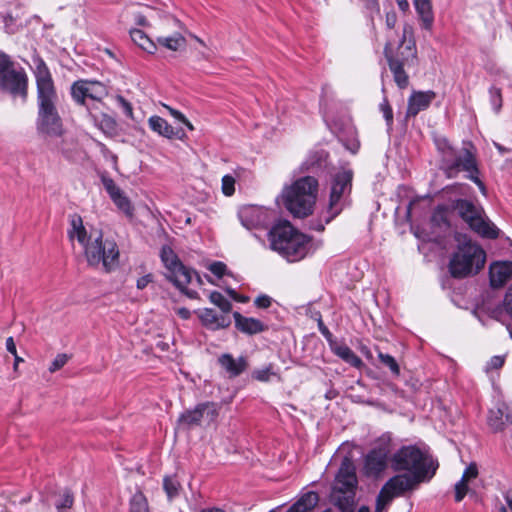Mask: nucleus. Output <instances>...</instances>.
<instances>
[{
    "instance_id": "obj_7",
    "label": "nucleus",
    "mask_w": 512,
    "mask_h": 512,
    "mask_svg": "<svg viewBox=\"0 0 512 512\" xmlns=\"http://www.w3.org/2000/svg\"><path fill=\"white\" fill-rule=\"evenodd\" d=\"M390 460L394 471H405L426 482L432 479L439 466L427 450L416 445L401 447Z\"/></svg>"
},
{
    "instance_id": "obj_52",
    "label": "nucleus",
    "mask_w": 512,
    "mask_h": 512,
    "mask_svg": "<svg viewBox=\"0 0 512 512\" xmlns=\"http://www.w3.org/2000/svg\"><path fill=\"white\" fill-rule=\"evenodd\" d=\"M504 364V358L501 356H494L491 358V360L488 363L489 368L491 369H498L502 367Z\"/></svg>"
},
{
    "instance_id": "obj_46",
    "label": "nucleus",
    "mask_w": 512,
    "mask_h": 512,
    "mask_svg": "<svg viewBox=\"0 0 512 512\" xmlns=\"http://www.w3.org/2000/svg\"><path fill=\"white\" fill-rule=\"evenodd\" d=\"M379 108L380 111L383 113L387 125L391 126L393 124V111L387 98L383 99V101L379 105Z\"/></svg>"
},
{
    "instance_id": "obj_54",
    "label": "nucleus",
    "mask_w": 512,
    "mask_h": 512,
    "mask_svg": "<svg viewBox=\"0 0 512 512\" xmlns=\"http://www.w3.org/2000/svg\"><path fill=\"white\" fill-rule=\"evenodd\" d=\"M366 7L371 11V13H380V7L378 0H365Z\"/></svg>"
},
{
    "instance_id": "obj_58",
    "label": "nucleus",
    "mask_w": 512,
    "mask_h": 512,
    "mask_svg": "<svg viewBox=\"0 0 512 512\" xmlns=\"http://www.w3.org/2000/svg\"><path fill=\"white\" fill-rule=\"evenodd\" d=\"M6 349L8 352H10L13 356H16L17 354V349H16V345H15V342H14V339L13 337H8L6 339Z\"/></svg>"
},
{
    "instance_id": "obj_43",
    "label": "nucleus",
    "mask_w": 512,
    "mask_h": 512,
    "mask_svg": "<svg viewBox=\"0 0 512 512\" xmlns=\"http://www.w3.org/2000/svg\"><path fill=\"white\" fill-rule=\"evenodd\" d=\"M276 372L273 370V365L269 364L268 366L254 370L252 373V377L260 382H268L270 381L272 376H276Z\"/></svg>"
},
{
    "instance_id": "obj_19",
    "label": "nucleus",
    "mask_w": 512,
    "mask_h": 512,
    "mask_svg": "<svg viewBox=\"0 0 512 512\" xmlns=\"http://www.w3.org/2000/svg\"><path fill=\"white\" fill-rule=\"evenodd\" d=\"M102 184L109 194L113 203L125 213L127 216L133 215V206L129 200V198L123 193V191L116 185L114 180L107 176L101 177Z\"/></svg>"
},
{
    "instance_id": "obj_48",
    "label": "nucleus",
    "mask_w": 512,
    "mask_h": 512,
    "mask_svg": "<svg viewBox=\"0 0 512 512\" xmlns=\"http://www.w3.org/2000/svg\"><path fill=\"white\" fill-rule=\"evenodd\" d=\"M209 271L217 276L218 278H221L223 275L227 273V266L221 261H215L211 263L208 266Z\"/></svg>"
},
{
    "instance_id": "obj_57",
    "label": "nucleus",
    "mask_w": 512,
    "mask_h": 512,
    "mask_svg": "<svg viewBox=\"0 0 512 512\" xmlns=\"http://www.w3.org/2000/svg\"><path fill=\"white\" fill-rule=\"evenodd\" d=\"M226 292L228 293V295L233 298L234 300L238 301V302H247L248 301V298L245 297V296H240L239 294H237V292L234 290V289H231V288H228L226 289Z\"/></svg>"
},
{
    "instance_id": "obj_38",
    "label": "nucleus",
    "mask_w": 512,
    "mask_h": 512,
    "mask_svg": "<svg viewBox=\"0 0 512 512\" xmlns=\"http://www.w3.org/2000/svg\"><path fill=\"white\" fill-rule=\"evenodd\" d=\"M435 144L438 151L442 155V162L443 165L445 166L447 164V159H451L454 156V149L452 148V146L450 145L446 138H437L435 140Z\"/></svg>"
},
{
    "instance_id": "obj_9",
    "label": "nucleus",
    "mask_w": 512,
    "mask_h": 512,
    "mask_svg": "<svg viewBox=\"0 0 512 512\" xmlns=\"http://www.w3.org/2000/svg\"><path fill=\"white\" fill-rule=\"evenodd\" d=\"M459 172H465V177L474 182L481 193L486 195V186L479 178L480 171L476 151L471 143L466 144L458 153H455L451 159H447V164L445 165L447 177L454 178Z\"/></svg>"
},
{
    "instance_id": "obj_56",
    "label": "nucleus",
    "mask_w": 512,
    "mask_h": 512,
    "mask_svg": "<svg viewBox=\"0 0 512 512\" xmlns=\"http://www.w3.org/2000/svg\"><path fill=\"white\" fill-rule=\"evenodd\" d=\"M162 26H171L173 28H176L180 26V21L172 16H167L164 18Z\"/></svg>"
},
{
    "instance_id": "obj_15",
    "label": "nucleus",
    "mask_w": 512,
    "mask_h": 512,
    "mask_svg": "<svg viewBox=\"0 0 512 512\" xmlns=\"http://www.w3.org/2000/svg\"><path fill=\"white\" fill-rule=\"evenodd\" d=\"M0 91L10 94L13 98L20 97L26 101L28 94V77L23 69H15L11 62L9 69L0 78Z\"/></svg>"
},
{
    "instance_id": "obj_18",
    "label": "nucleus",
    "mask_w": 512,
    "mask_h": 512,
    "mask_svg": "<svg viewBox=\"0 0 512 512\" xmlns=\"http://www.w3.org/2000/svg\"><path fill=\"white\" fill-rule=\"evenodd\" d=\"M425 482L407 473L397 474L391 477L384 485L394 498L404 495L406 492L415 490L419 484Z\"/></svg>"
},
{
    "instance_id": "obj_61",
    "label": "nucleus",
    "mask_w": 512,
    "mask_h": 512,
    "mask_svg": "<svg viewBox=\"0 0 512 512\" xmlns=\"http://www.w3.org/2000/svg\"><path fill=\"white\" fill-rule=\"evenodd\" d=\"M397 21V17L395 13H387L386 15V25L388 28H394Z\"/></svg>"
},
{
    "instance_id": "obj_4",
    "label": "nucleus",
    "mask_w": 512,
    "mask_h": 512,
    "mask_svg": "<svg viewBox=\"0 0 512 512\" xmlns=\"http://www.w3.org/2000/svg\"><path fill=\"white\" fill-rule=\"evenodd\" d=\"M270 248L288 262L304 259L311 250V239L289 222H279L268 232Z\"/></svg>"
},
{
    "instance_id": "obj_62",
    "label": "nucleus",
    "mask_w": 512,
    "mask_h": 512,
    "mask_svg": "<svg viewBox=\"0 0 512 512\" xmlns=\"http://www.w3.org/2000/svg\"><path fill=\"white\" fill-rule=\"evenodd\" d=\"M176 313H177V315H178L180 318H182V319H184V320H187V319H189V318L191 317V312H190V310H188V309H187V308H185V307L178 308V309L176 310Z\"/></svg>"
},
{
    "instance_id": "obj_3",
    "label": "nucleus",
    "mask_w": 512,
    "mask_h": 512,
    "mask_svg": "<svg viewBox=\"0 0 512 512\" xmlns=\"http://www.w3.org/2000/svg\"><path fill=\"white\" fill-rule=\"evenodd\" d=\"M70 225L68 236L71 241L77 240L81 245L89 266L94 268L101 266L105 272H111L117 268L120 252L114 240L104 239L102 232L96 229L88 232L82 218L78 215L72 216Z\"/></svg>"
},
{
    "instance_id": "obj_11",
    "label": "nucleus",
    "mask_w": 512,
    "mask_h": 512,
    "mask_svg": "<svg viewBox=\"0 0 512 512\" xmlns=\"http://www.w3.org/2000/svg\"><path fill=\"white\" fill-rule=\"evenodd\" d=\"M390 454L391 438L384 434L375 441L373 448L365 455L363 474L374 479L381 477L388 468Z\"/></svg>"
},
{
    "instance_id": "obj_37",
    "label": "nucleus",
    "mask_w": 512,
    "mask_h": 512,
    "mask_svg": "<svg viewBox=\"0 0 512 512\" xmlns=\"http://www.w3.org/2000/svg\"><path fill=\"white\" fill-rule=\"evenodd\" d=\"M163 489L169 500L179 495L181 484L175 475H167L163 478Z\"/></svg>"
},
{
    "instance_id": "obj_53",
    "label": "nucleus",
    "mask_w": 512,
    "mask_h": 512,
    "mask_svg": "<svg viewBox=\"0 0 512 512\" xmlns=\"http://www.w3.org/2000/svg\"><path fill=\"white\" fill-rule=\"evenodd\" d=\"M152 281V276L151 274H147L145 276H142L140 277L138 280H137V288L142 290L144 288L147 287V285Z\"/></svg>"
},
{
    "instance_id": "obj_35",
    "label": "nucleus",
    "mask_w": 512,
    "mask_h": 512,
    "mask_svg": "<svg viewBox=\"0 0 512 512\" xmlns=\"http://www.w3.org/2000/svg\"><path fill=\"white\" fill-rule=\"evenodd\" d=\"M149 127L154 132L167 138H173L175 135L173 127L160 116H151L148 120Z\"/></svg>"
},
{
    "instance_id": "obj_14",
    "label": "nucleus",
    "mask_w": 512,
    "mask_h": 512,
    "mask_svg": "<svg viewBox=\"0 0 512 512\" xmlns=\"http://www.w3.org/2000/svg\"><path fill=\"white\" fill-rule=\"evenodd\" d=\"M219 415L218 405L214 402H203L180 414L178 422L188 428L213 423Z\"/></svg>"
},
{
    "instance_id": "obj_29",
    "label": "nucleus",
    "mask_w": 512,
    "mask_h": 512,
    "mask_svg": "<svg viewBox=\"0 0 512 512\" xmlns=\"http://www.w3.org/2000/svg\"><path fill=\"white\" fill-rule=\"evenodd\" d=\"M319 501V496L315 492H307L297 502H295L286 512H313V509ZM322 512H332L330 508Z\"/></svg>"
},
{
    "instance_id": "obj_42",
    "label": "nucleus",
    "mask_w": 512,
    "mask_h": 512,
    "mask_svg": "<svg viewBox=\"0 0 512 512\" xmlns=\"http://www.w3.org/2000/svg\"><path fill=\"white\" fill-rule=\"evenodd\" d=\"M378 358L383 365L390 369L393 375L398 376L400 374V367L393 356L378 352Z\"/></svg>"
},
{
    "instance_id": "obj_16",
    "label": "nucleus",
    "mask_w": 512,
    "mask_h": 512,
    "mask_svg": "<svg viewBox=\"0 0 512 512\" xmlns=\"http://www.w3.org/2000/svg\"><path fill=\"white\" fill-rule=\"evenodd\" d=\"M72 98L81 105L90 107L86 100L90 99L97 104L108 95L107 87L98 81L79 80L73 83L71 87Z\"/></svg>"
},
{
    "instance_id": "obj_55",
    "label": "nucleus",
    "mask_w": 512,
    "mask_h": 512,
    "mask_svg": "<svg viewBox=\"0 0 512 512\" xmlns=\"http://www.w3.org/2000/svg\"><path fill=\"white\" fill-rule=\"evenodd\" d=\"M188 285L184 286H176L183 294H185L190 299H197L199 297V294L195 290H189L187 289Z\"/></svg>"
},
{
    "instance_id": "obj_47",
    "label": "nucleus",
    "mask_w": 512,
    "mask_h": 512,
    "mask_svg": "<svg viewBox=\"0 0 512 512\" xmlns=\"http://www.w3.org/2000/svg\"><path fill=\"white\" fill-rule=\"evenodd\" d=\"M68 355L67 354H58L54 360L52 361L51 365L49 366V371L51 373H54L56 371H58L59 369H61L67 362H68Z\"/></svg>"
},
{
    "instance_id": "obj_39",
    "label": "nucleus",
    "mask_w": 512,
    "mask_h": 512,
    "mask_svg": "<svg viewBox=\"0 0 512 512\" xmlns=\"http://www.w3.org/2000/svg\"><path fill=\"white\" fill-rule=\"evenodd\" d=\"M393 499L394 496L391 494L388 488L383 485L376 499L375 512H382L392 502Z\"/></svg>"
},
{
    "instance_id": "obj_59",
    "label": "nucleus",
    "mask_w": 512,
    "mask_h": 512,
    "mask_svg": "<svg viewBox=\"0 0 512 512\" xmlns=\"http://www.w3.org/2000/svg\"><path fill=\"white\" fill-rule=\"evenodd\" d=\"M165 107L168 109L170 115L173 116L176 120H178L180 122L185 120V118H186L185 115L183 113H181L180 111L173 109L169 106H165Z\"/></svg>"
},
{
    "instance_id": "obj_60",
    "label": "nucleus",
    "mask_w": 512,
    "mask_h": 512,
    "mask_svg": "<svg viewBox=\"0 0 512 512\" xmlns=\"http://www.w3.org/2000/svg\"><path fill=\"white\" fill-rule=\"evenodd\" d=\"M135 23L139 26L146 27L148 26V20L147 17L141 13H137L134 17Z\"/></svg>"
},
{
    "instance_id": "obj_25",
    "label": "nucleus",
    "mask_w": 512,
    "mask_h": 512,
    "mask_svg": "<svg viewBox=\"0 0 512 512\" xmlns=\"http://www.w3.org/2000/svg\"><path fill=\"white\" fill-rule=\"evenodd\" d=\"M267 211L260 208H244L240 211L239 217L243 226L248 229L266 225Z\"/></svg>"
},
{
    "instance_id": "obj_13",
    "label": "nucleus",
    "mask_w": 512,
    "mask_h": 512,
    "mask_svg": "<svg viewBox=\"0 0 512 512\" xmlns=\"http://www.w3.org/2000/svg\"><path fill=\"white\" fill-rule=\"evenodd\" d=\"M160 258L167 270L166 277L173 282L175 286L182 287L191 283L192 270L183 265L171 247L163 246L160 252Z\"/></svg>"
},
{
    "instance_id": "obj_10",
    "label": "nucleus",
    "mask_w": 512,
    "mask_h": 512,
    "mask_svg": "<svg viewBox=\"0 0 512 512\" xmlns=\"http://www.w3.org/2000/svg\"><path fill=\"white\" fill-rule=\"evenodd\" d=\"M456 209L461 218L469 225L471 230L482 238L496 239L500 230L485 215L481 207L475 206L468 200H458Z\"/></svg>"
},
{
    "instance_id": "obj_36",
    "label": "nucleus",
    "mask_w": 512,
    "mask_h": 512,
    "mask_svg": "<svg viewBox=\"0 0 512 512\" xmlns=\"http://www.w3.org/2000/svg\"><path fill=\"white\" fill-rule=\"evenodd\" d=\"M129 512H150L148 500L142 491L132 495L129 501Z\"/></svg>"
},
{
    "instance_id": "obj_24",
    "label": "nucleus",
    "mask_w": 512,
    "mask_h": 512,
    "mask_svg": "<svg viewBox=\"0 0 512 512\" xmlns=\"http://www.w3.org/2000/svg\"><path fill=\"white\" fill-rule=\"evenodd\" d=\"M202 324L211 330H219L230 325L229 317L217 314L213 309L204 308L199 313Z\"/></svg>"
},
{
    "instance_id": "obj_26",
    "label": "nucleus",
    "mask_w": 512,
    "mask_h": 512,
    "mask_svg": "<svg viewBox=\"0 0 512 512\" xmlns=\"http://www.w3.org/2000/svg\"><path fill=\"white\" fill-rule=\"evenodd\" d=\"M238 330L246 334H257L265 330L266 326L258 319L242 316L239 312L233 314Z\"/></svg>"
},
{
    "instance_id": "obj_34",
    "label": "nucleus",
    "mask_w": 512,
    "mask_h": 512,
    "mask_svg": "<svg viewBox=\"0 0 512 512\" xmlns=\"http://www.w3.org/2000/svg\"><path fill=\"white\" fill-rule=\"evenodd\" d=\"M130 36L132 41L147 53L154 54L156 52L157 45L142 30L137 28L131 29Z\"/></svg>"
},
{
    "instance_id": "obj_8",
    "label": "nucleus",
    "mask_w": 512,
    "mask_h": 512,
    "mask_svg": "<svg viewBox=\"0 0 512 512\" xmlns=\"http://www.w3.org/2000/svg\"><path fill=\"white\" fill-rule=\"evenodd\" d=\"M318 193V181L311 176L296 180L283 189L281 197L286 209L296 217H306L313 211Z\"/></svg>"
},
{
    "instance_id": "obj_6",
    "label": "nucleus",
    "mask_w": 512,
    "mask_h": 512,
    "mask_svg": "<svg viewBox=\"0 0 512 512\" xmlns=\"http://www.w3.org/2000/svg\"><path fill=\"white\" fill-rule=\"evenodd\" d=\"M411 33L412 28L406 25L403 28V35L396 52H393L390 42H387L384 47V56L393 75L394 82L399 89H406L409 86L408 71L418 67L419 60L415 42L410 40L404 45L406 36Z\"/></svg>"
},
{
    "instance_id": "obj_2",
    "label": "nucleus",
    "mask_w": 512,
    "mask_h": 512,
    "mask_svg": "<svg viewBox=\"0 0 512 512\" xmlns=\"http://www.w3.org/2000/svg\"><path fill=\"white\" fill-rule=\"evenodd\" d=\"M70 225L68 236L71 241L77 240L81 245L89 266L94 268L101 266L105 272H111L117 268L120 252L114 240L104 239L102 232L96 229L88 232L82 218L78 215L72 216Z\"/></svg>"
},
{
    "instance_id": "obj_32",
    "label": "nucleus",
    "mask_w": 512,
    "mask_h": 512,
    "mask_svg": "<svg viewBox=\"0 0 512 512\" xmlns=\"http://www.w3.org/2000/svg\"><path fill=\"white\" fill-rule=\"evenodd\" d=\"M157 43L170 51H179L186 46V39L180 32H174L169 36H158Z\"/></svg>"
},
{
    "instance_id": "obj_64",
    "label": "nucleus",
    "mask_w": 512,
    "mask_h": 512,
    "mask_svg": "<svg viewBox=\"0 0 512 512\" xmlns=\"http://www.w3.org/2000/svg\"><path fill=\"white\" fill-rule=\"evenodd\" d=\"M400 10L403 12H406L409 9V2L408 0H396Z\"/></svg>"
},
{
    "instance_id": "obj_17",
    "label": "nucleus",
    "mask_w": 512,
    "mask_h": 512,
    "mask_svg": "<svg viewBox=\"0 0 512 512\" xmlns=\"http://www.w3.org/2000/svg\"><path fill=\"white\" fill-rule=\"evenodd\" d=\"M357 483L355 465L349 457H344L336 475L335 488L341 493L353 492Z\"/></svg>"
},
{
    "instance_id": "obj_5",
    "label": "nucleus",
    "mask_w": 512,
    "mask_h": 512,
    "mask_svg": "<svg viewBox=\"0 0 512 512\" xmlns=\"http://www.w3.org/2000/svg\"><path fill=\"white\" fill-rule=\"evenodd\" d=\"M456 249L451 254L448 271L455 279H465L477 275L486 264V252L477 242L467 236L456 238Z\"/></svg>"
},
{
    "instance_id": "obj_49",
    "label": "nucleus",
    "mask_w": 512,
    "mask_h": 512,
    "mask_svg": "<svg viewBox=\"0 0 512 512\" xmlns=\"http://www.w3.org/2000/svg\"><path fill=\"white\" fill-rule=\"evenodd\" d=\"M116 101L119 104V106L123 109L124 114L129 117L133 118V108L130 102H128L123 96L117 95Z\"/></svg>"
},
{
    "instance_id": "obj_21",
    "label": "nucleus",
    "mask_w": 512,
    "mask_h": 512,
    "mask_svg": "<svg viewBox=\"0 0 512 512\" xmlns=\"http://www.w3.org/2000/svg\"><path fill=\"white\" fill-rule=\"evenodd\" d=\"M436 97L433 91H414L408 99L407 117H414L427 109Z\"/></svg>"
},
{
    "instance_id": "obj_44",
    "label": "nucleus",
    "mask_w": 512,
    "mask_h": 512,
    "mask_svg": "<svg viewBox=\"0 0 512 512\" xmlns=\"http://www.w3.org/2000/svg\"><path fill=\"white\" fill-rule=\"evenodd\" d=\"M489 96L493 110L495 111V113H499L503 103L501 89L494 86L491 87L489 89Z\"/></svg>"
},
{
    "instance_id": "obj_51",
    "label": "nucleus",
    "mask_w": 512,
    "mask_h": 512,
    "mask_svg": "<svg viewBox=\"0 0 512 512\" xmlns=\"http://www.w3.org/2000/svg\"><path fill=\"white\" fill-rule=\"evenodd\" d=\"M255 305L259 308H268L271 305V298L267 295L258 296Z\"/></svg>"
},
{
    "instance_id": "obj_30",
    "label": "nucleus",
    "mask_w": 512,
    "mask_h": 512,
    "mask_svg": "<svg viewBox=\"0 0 512 512\" xmlns=\"http://www.w3.org/2000/svg\"><path fill=\"white\" fill-rule=\"evenodd\" d=\"M93 107H88L89 115L92 117L95 125L106 135H114L117 129L115 119L107 114H96Z\"/></svg>"
},
{
    "instance_id": "obj_23",
    "label": "nucleus",
    "mask_w": 512,
    "mask_h": 512,
    "mask_svg": "<svg viewBox=\"0 0 512 512\" xmlns=\"http://www.w3.org/2000/svg\"><path fill=\"white\" fill-rule=\"evenodd\" d=\"M218 363L230 378L238 377L248 368V362L245 357L240 356L239 358H234L229 353L220 355Z\"/></svg>"
},
{
    "instance_id": "obj_31",
    "label": "nucleus",
    "mask_w": 512,
    "mask_h": 512,
    "mask_svg": "<svg viewBox=\"0 0 512 512\" xmlns=\"http://www.w3.org/2000/svg\"><path fill=\"white\" fill-rule=\"evenodd\" d=\"M331 349L335 355L341 358L346 363L350 364L355 368H360L363 365L362 360L358 357L351 348L346 344H331Z\"/></svg>"
},
{
    "instance_id": "obj_22",
    "label": "nucleus",
    "mask_w": 512,
    "mask_h": 512,
    "mask_svg": "<svg viewBox=\"0 0 512 512\" xmlns=\"http://www.w3.org/2000/svg\"><path fill=\"white\" fill-rule=\"evenodd\" d=\"M489 276L492 287H502L512 278V261L492 263L489 267Z\"/></svg>"
},
{
    "instance_id": "obj_63",
    "label": "nucleus",
    "mask_w": 512,
    "mask_h": 512,
    "mask_svg": "<svg viewBox=\"0 0 512 512\" xmlns=\"http://www.w3.org/2000/svg\"><path fill=\"white\" fill-rule=\"evenodd\" d=\"M102 152L104 153V155H107L110 157L114 166L117 165V156L115 154H113L111 151H109L105 145H102Z\"/></svg>"
},
{
    "instance_id": "obj_20",
    "label": "nucleus",
    "mask_w": 512,
    "mask_h": 512,
    "mask_svg": "<svg viewBox=\"0 0 512 512\" xmlns=\"http://www.w3.org/2000/svg\"><path fill=\"white\" fill-rule=\"evenodd\" d=\"M512 423V405L505 402L498 403L495 408L490 409L488 415V425L495 431H502L507 425Z\"/></svg>"
},
{
    "instance_id": "obj_1",
    "label": "nucleus",
    "mask_w": 512,
    "mask_h": 512,
    "mask_svg": "<svg viewBox=\"0 0 512 512\" xmlns=\"http://www.w3.org/2000/svg\"><path fill=\"white\" fill-rule=\"evenodd\" d=\"M34 64L38 106L37 132L44 136L60 137L64 132V128L57 110L58 95L51 73L40 57L34 58Z\"/></svg>"
},
{
    "instance_id": "obj_12",
    "label": "nucleus",
    "mask_w": 512,
    "mask_h": 512,
    "mask_svg": "<svg viewBox=\"0 0 512 512\" xmlns=\"http://www.w3.org/2000/svg\"><path fill=\"white\" fill-rule=\"evenodd\" d=\"M353 173L351 170L337 172L331 182L330 198L325 222L329 223L343 209L352 188Z\"/></svg>"
},
{
    "instance_id": "obj_50",
    "label": "nucleus",
    "mask_w": 512,
    "mask_h": 512,
    "mask_svg": "<svg viewBox=\"0 0 512 512\" xmlns=\"http://www.w3.org/2000/svg\"><path fill=\"white\" fill-rule=\"evenodd\" d=\"M11 59L8 55H6L3 52H0V78L2 75L9 69V66H11Z\"/></svg>"
},
{
    "instance_id": "obj_45",
    "label": "nucleus",
    "mask_w": 512,
    "mask_h": 512,
    "mask_svg": "<svg viewBox=\"0 0 512 512\" xmlns=\"http://www.w3.org/2000/svg\"><path fill=\"white\" fill-rule=\"evenodd\" d=\"M221 188L225 196L233 195L235 192V178L231 175L223 176Z\"/></svg>"
},
{
    "instance_id": "obj_41",
    "label": "nucleus",
    "mask_w": 512,
    "mask_h": 512,
    "mask_svg": "<svg viewBox=\"0 0 512 512\" xmlns=\"http://www.w3.org/2000/svg\"><path fill=\"white\" fill-rule=\"evenodd\" d=\"M209 300L225 314L229 313L232 309V304L218 291H212L209 295Z\"/></svg>"
},
{
    "instance_id": "obj_40",
    "label": "nucleus",
    "mask_w": 512,
    "mask_h": 512,
    "mask_svg": "<svg viewBox=\"0 0 512 512\" xmlns=\"http://www.w3.org/2000/svg\"><path fill=\"white\" fill-rule=\"evenodd\" d=\"M74 497L69 489H64L60 494L59 499L56 501L55 506L58 512H65L70 509L73 505Z\"/></svg>"
},
{
    "instance_id": "obj_27",
    "label": "nucleus",
    "mask_w": 512,
    "mask_h": 512,
    "mask_svg": "<svg viewBox=\"0 0 512 512\" xmlns=\"http://www.w3.org/2000/svg\"><path fill=\"white\" fill-rule=\"evenodd\" d=\"M415 10L425 30H431L434 23V13L431 0H413Z\"/></svg>"
},
{
    "instance_id": "obj_28",
    "label": "nucleus",
    "mask_w": 512,
    "mask_h": 512,
    "mask_svg": "<svg viewBox=\"0 0 512 512\" xmlns=\"http://www.w3.org/2000/svg\"><path fill=\"white\" fill-rule=\"evenodd\" d=\"M478 476V468L471 463L463 472L461 479L455 484V500L460 502L468 493V483Z\"/></svg>"
},
{
    "instance_id": "obj_33",
    "label": "nucleus",
    "mask_w": 512,
    "mask_h": 512,
    "mask_svg": "<svg viewBox=\"0 0 512 512\" xmlns=\"http://www.w3.org/2000/svg\"><path fill=\"white\" fill-rule=\"evenodd\" d=\"M431 225L434 228L435 233H445L450 227V223L447 216L446 208L439 206L437 207L430 219Z\"/></svg>"
}]
</instances>
